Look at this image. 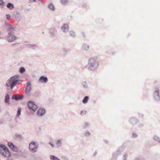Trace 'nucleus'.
Returning a JSON list of instances; mask_svg holds the SVG:
<instances>
[{"instance_id": "1", "label": "nucleus", "mask_w": 160, "mask_h": 160, "mask_svg": "<svg viewBox=\"0 0 160 160\" xmlns=\"http://www.w3.org/2000/svg\"><path fill=\"white\" fill-rule=\"evenodd\" d=\"M98 65V63L97 58L95 57H92L89 59L86 67L90 70L93 71L96 69Z\"/></svg>"}, {"instance_id": "2", "label": "nucleus", "mask_w": 160, "mask_h": 160, "mask_svg": "<svg viewBox=\"0 0 160 160\" xmlns=\"http://www.w3.org/2000/svg\"><path fill=\"white\" fill-rule=\"evenodd\" d=\"M0 154L2 157L6 158H10L12 154L8 148L3 144L0 145Z\"/></svg>"}, {"instance_id": "3", "label": "nucleus", "mask_w": 160, "mask_h": 160, "mask_svg": "<svg viewBox=\"0 0 160 160\" xmlns=\"http://www.w3.org/2000/svg\"><path fill=\"white\" fill-rule=\"evenodd\" d=\"M18 76H15L11 77L6 82V85L8 87H10L11 89H12L18 82L19 80L17 79Z\"/></svg>"}, {"instance_id": "4", "label": "nucleus", "mask_w": 160, "mask_h": 160, "mask_svg": "<svg viewBox=\"0 0 160 160\" xmlns=\"http://www.w3.org/2000/svg\"><path fill=\"white\" fill-rule=\"evenodd\" d=\"M38 145L37 142L34 141H32L29 144V149L30 151L32 152H36L38 148Z\"/></svg>"}, {"instance_id": "5", "label": "nucleus", "mask_w": 160, "mask_h": 160, "mask_svg": "<svg viewBox=\"0 0 160 160\" xmlns=\"http://www.w3.org/2000/svg\"><path fill=\"white\" fill-rule=\"evenodd\" d=\"M6 38L8 42H12L16 40L17 37L13 32H9L8 33Z\"/></svg>"}, {"instance_id": "6", "label": "nucleus", "mask_w": 160, "mask_h": 160, "mask_svg": "<svg viewBox=\"0 0 160 160\" xmlns=\"http://www.w3.org/2000/svg\"><path fill=\"white\" fill-rule=\"evenodd\" d=\"M28 107L29 109L34 112L38 108L37 105L33 102L32 101H29L28 102Z\"/></svg>"}, {"instance_id": "7", "label": "nucleus", "mask_w": 160, "mask_h": 160, "mask_svg": "<svg viewBox=\"0 0 160 160\" xmlns=\"http://www.w3.org/2000/svg\"><path fill=\"white\" fill-rule=\"evenodd\" d=\"M45 110L42 108H39L37 110V115L39 117L43 116L45 113Z\"/></svg>"}, {"instance_id": "8", "label": "nucleus", "mask_w": 160, "mask_h": 160, "mask_svg": "<svg viewBox=\"0 0 160 160\" xmlns=\"http://www.w3.org/2000/svg\"><path fill=\"white\" fill-rule=\"evenodd\" d=\"M8 147L12 149L13 151L16 152L18 151V148L17 147L14 145L12 142H8Z\"/></svg>"}, {"instance_id": "9", "label": "nucleus", "mask_w": 160, "mask_h": 160, "mask_svg": "<svg viewBox=\"0 0 160 160\" xmlns=\"http://www.w3.org/2000/svg\"><path fill=\"white\" fill-rule=\"evenodd\" d=\"M32 89L31 85L29 82H28L26 83V93L28 95L31 91Z\"/></svg>"}, {"instance_id": "10", "label": "nucleus", "mask_w": 160, "mask_h": 160, "mask_svg": "<svg viewBox=\"0 0 160 160\" xmlns=\"http://www.w3.org/2000/svg\"><path fill=\"white\" fill-rule=\"evenodd\" d=\"M5 28L10 32L14 30V28L8 23L6 22L5 23Z\"/></svg>"}, {"instance_id": "11", "label": "nucleus", "mask_w": 160, "mask_h": 160, "mask_svg": "<svg viewBox=\"0 0 160 160\" xmlns=\"http://www.w3.org/2000/svg\"><path fill=\"white\" fill-rule=\"evenodd\" d=\"M61 29L63 32H66L68 30L69 27L67 24H63L61 27Z\"/></svg>"}, {"instance_id": "12", "label": "nucleus", "mask_w": 160, "mask_h": 160, "mask_svg": "<svg viewBox=\"0 0 160 160\" xmlns=\"http://www.w3.org/2000/svg\"><path fill=\"white\" fill-rule=\"evenodd\" d=\"M38 81L40 83H46L48 81V78L46 77L42 76L39 78Z\"/></svg>"}, {"instance_id": "13", "label": "nucleus", "mask_w": 160, "mask_h": 160, "mask_svg": "<svg viewBox=\"0 0 160 160\" xmlns=\"http://www.w3.org/2000/svg\"><path fill=\"white\" fill-rule=\"evenodd\" d=\"M154 97L157 100H159L160 99L159 97V90L158 88L156 89L154 94Z\"/></svg>"}, {"instance_id": "14", "label": "nucleus", "mask_w": 160, "mask_h": 160, "mask_svg": "<svg viewBox=\"0 0 160 160\" xmlns=\"http://www.w3.org/2000/svg\"><path fill=\"white\" fill-rule=\"evenodd\" d=\"M22 96H20L18 95L16 96L15 95H13L12 96V99H15L16 100H21L22 99Z\"/></svg>"}, {"instance_id": "15", "label": "nucleus", "mask_w": 160, "mask_h": 160, "mask_svg": "<svg viewBox=\"0 0 160 160\" xmlns=\"http://www.w3.org/2000/svg\"><path fill=\"white\" fill-rule=\"evenodd\" d=\"M7 7L10 10H12L14 8L13 4L10 2H9L7 3Z\"/></svg>"}, {"instance_id": "16", "label": "nucleus", "mask_w": 160, "mask_h": 160, "mask_svg": "<svg viewBox=\"0 0 160 160\" xmlns=\"http://www.w3.org/2000/svg\"><path fill=\"white\" fill-rule=\"evenodd\" d=\"M9 95L8 94H6L5 97V101L6 103L8 104H9Z\"/></svg>"}, {"instance_id": "17", "label": "nucleus", "mask_w": 160, "mask_h": 160, "mask_svg": "<svg viewBox=\"0 0 160 160\" xmlns=\"http://www.w3.org/2000/svg\"><path fill=\"white\" fill-rule=\"evenodd\" d=\"M48 7L50 10L52 11H53L55 9L54 5L52 3L49 4Z\"/></svg>"}, {"instance_id": "18", "label": "nucleus", "mask_w": 160, "mask_h": 160, "mask_svg": "<svg viewBox=\"0 0 160 160\" xmlns=\"http://www.w3.org/2000/svg\"><path fill=\"white\" fill-rule=\"evenodd\" d=\"M82 49L85 50H87L88 49L89 47L87 44H84L82 46Z\"/></svg>"}, {"instance_id": "19", "label": "nucleus", "mask_w": 160, "mask_h": 160, "mask_svg": "<svg viewBox=\"0 0 160 160\" xmlns=\"http://www.w3.org/2000/svg\"><path fill=\"white\" fill-rule=\"evenodd\" d=\"M62 139L58 140L56 143V144L58 146L61 145L62 144Z\"/></svg>"}, {"instance_id": "20", "label": "nucleus", "mask_w": 160, "mask_h": 160, "mask_svg": "<svg viewBox=\"0 0 160 160\" xmlns=\"http://www.w3.org/2000/svg\"><path fill=\"white\" fill-rule=\"evenodd\" d=\"M50 158L51 160H60L58 158L54 155H51Z\"/></svg>"}, {"instance_id": "21", "label": "nucleus", "mask_w": 160, "mask_h": 160, "mask_svg": "<svg viewBox=\"0 0 160 160\" xmlns=\"http://www.w3.org/2000/svg\"><path fill=\"white\" fill-rule=\"evenodd\" d=\"M5 3L3 0H0V6L1 7H3L5 5Z\"/></svg>"}, {"instance_id": "22", "label": "nucleus", "mask_w": 160, "mask_h": 160, "mask_svg": "<svg viewBox=\"0 0 160 160\" xmlns=\"http://www.w3.org/2000/svg\"><path fill=\"white\" fill-rule=\"evenodd\" d=\"M21 112V109L20 108H18V110L17 112L16 115V117H19L20 115Z\"/></svg>"}, {"instance_id": "23", "label": "nucleus", "mask_w": 160, "mask_h": 160, "mask_svg": "<svg viewBox=\"0 0 160 160\" xmlns=\"http://www.w3.org/2000/svg\"><path fill=\"white\" fill-rule=\"evenodd\" d=\"M88 97L87 96H86L84 97V98L83 100V102L84 103H87L88 100Z\"/></svg>"}, {"instance_id": "24", "label": "nucleus", "mask_w": 160, "mask_h": 160, "mask_svg": "<svg viewBox=\"0 0 160 160\" xmlns=\"http://www.w3.org/2000/svg\"><path fill=\"white\" fill-rule=\"evenodd\" d=\"M61 2L62 4L65 5L68 2V0H61Z\"/></svg>"}, {"instance_id": "25", "label": "nucleus", "mask_w": 160, "mask_h": 160, "mask_svg": "<svg viewBox=\"0 0 160 160\" xmlns=\"http://www.w3.org/2000/svg\"><path fill=\"white\" fill-rule=\"evenodd\" d=\"M25 71V69L24 68H21L19 69V72L21 73H22Z\"/></svg>"}, {"instance_id": "26", "label": "nucleus", "mask_w": 160, "mask_h": 160, "mask_svg": "<svg viewBox=\"0 0 160 160\" xmlns=\"http://www.w3.org/2000/svg\"><path fill=\"white\" fill-rule=\"evenodd\" d=\"M84 135L87 136V137H88L90 136V132L88 131H86L84 134Z\"/></svg>"}, {"instance_id": "27", "label": "nucleus", "mask_w": 160, "mask_h": 160, "mask_svg": "<svg viewBox=\"0 0 160 160\" xmlns=\"http://www.w3.org/2000/svg\"><path fill=\"white\" fill-rule=\"evenodd\" d=\"M11 18V15L9 14H7L5 16V18L7 20H8Z\"/></svg>"}, {"instance_id": "28", "label": "nucleus", "mask_w": 160, "mask_h": 160, "mask_svg": "<svg viewBox=\"0 0 160 160\" xmlns=\"http://www.w3.org/2000/svg\"><path fill=\"white\" fill-rule=\"evenodd\" d=\"M154 139L155 140L157 141H160V139H159V138L157 136H154Z\"/></svg>"}, {"instance_id": "29", "label": "nucleus", "mask_w": 160, "mask_h": 160, "mask_svg": "<svg viewBox=\"0 0 160 160\" xmlns=\"http://www.w3.org/2000/svg\"><path fill=\"white\" fill-rule=\"evenodd\" d=\"M56 31L55 29H52L50 30V32L51 33L53 34L56 32Z\"/></svg>"}, {"instance_id": "30", "label": "nucleus", "mask_w": 160, "mask_h": 160, "mask_svg": "<svg viewBox=\"0 0 160 160\" xmlns=\"http://www.w3.org/2000/svg\"><path fill=\"white\" fill-rule=\"evenodd\" d=\"M69 33H70V35L71 36H75V33L73 31H70L69 32Z\"/></svg>"}, {"instance_id": "31", "label": "nucleus", "mask_w": 160, "mask_h": 160, "mask_svg": "<svg viewBox=\"0 0 160 160\" xmlns=\"http://www.w3.org/2000/svg\"><path fill=\"white\" fill-rule=\"evenodd\" d=\"M86 111L85 110H82L81 112V114L82 115H84L86 113Z\"/></svg>"}, {"instance_id": "32", "label": "nucleus", "mask_w": 160, "mask_h": 160, "mask_svg": "<svg viewBox=\"0 0 160 160\" xmlns=\"http://www.w3.org/2000/svg\"><path fill=\"white\" fill-rule=\"evenodd\" d=\"M16 137L19 138H22V136L21 135L19 134L16 135Z\"/></svg>"}, {"instance_id": "33", "label": "nucleus", "mask_w": 160, "mask_h": 160, "mask_svg": "<svg viewBox=\"0 0 160 160\" xmlns=\"http://www.w3.org/2000/svg\"><path fill=\"white\" fill-rule=\"evenodd\" d=\"M49 144L51 146L52 148H53L54 147V144L51 142H49Z\"/></svg>"}, {"instance_id": "34", "label": "nucleus", "mask_w": 160, "mask_h": 160, "mask_svg": "<svg viewBox=\"0 0 160 160\" xmlns=\"http://www.w3.org/2000/svg\"><path fill=\"white\" fill-rule=\"evenodd\" d=\"M133 137L134 138H135L137 137V135L136 134L133 133L132 134Z\"/></svg>"}, {"instance_id": "35", "label": "nucleus", "mask_w": 160, "mask_h": 160, "mask_svg": "<svg viewBox=\"0 0 160 160\" xmlns=\"http://www.w3.org/2000/svg\"><path fill=\"white\" fill-rule=\"evenodd\" d=\"M34 2H36V0H33Z\"/></svg>"}, {"instance_id": "36", "label": "nucleus", "mask_w": 160, "mask_h": 160, "mask_svg": "<svg viewBox=\"0 0 160 160\" xmlns=\"http://www.w3.org/2000/svg\"><path fill=\"white\" fill-rule=\"evenodd\" d=\"M7 160H10L9 159H7Z\"/></svg>"}]
</instances>
